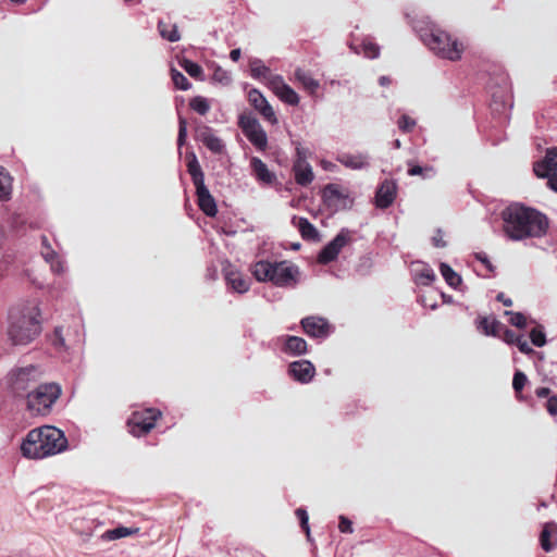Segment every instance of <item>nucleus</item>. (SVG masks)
I'll use <instances>...</instances> for the list:
<instances>
[{
	"instance_id": "obj_1",
	"label": "nucleus",
	"mask_w": 557,
	"mask_h": 557,
	"mask_svg": "<svg viewBox=\"0 0 557 557\" xmlns=\"http://www.w3.org/2000/svg\"><path fill=\"white\" fill-rule=\"evenodd\" d=\"M504 231L513 240L542 237L547 233L548 218L541 211L513 203L503 211Z\"/></svg>"
},
{
	"instance_id": "obj_2",
	"label": "nucleus",
	"mask_w": 557,
	"mask_h": 557,
	"mask_svg": "<svg viewBox=\"0 0 557 557\" xmlns=\"http://www.w3.org/2000/svg\"><path fill=\"white\" fill-rule=\"evenodd\" d=\"M69 445L64 432L53 425H41L30 430L21 444V453L28 459H44L66 450Z\"/></svg>"
},
{
	"instance_id": "obj_3",
	"label": "nucleus",
	"mask_w": 557,
	"mask_h": 557,
	"mask_svg": "<svg viewBox=\"0 0 557 557\" xmlns=\"http://www.w3.org/2000/svg\"><path fill=\"white\" fill-rule=\"evenodd\" d=\"M40 333L41 320L37 307H15L9 310L7 335L12 345H28Z\"/></svg>"
},
{
	"instance_id": "obj_4",
	"label": "nucleus",
	"mask_w": 557,
	"mask_h": 557,
	"mask_svg": "<svg viewBox=\"0 0 557 557\" xmlns=\"http://www.w3.org/2000/svg\"><path fill=\"white\" fill-rule=\"evenodd\" d=\"M299 274V268L287 261L259 260L252 267V275L258 282H271L277 287H294Z\"/></svg>"
},
{
	"instance_id": "obj_5",
	"label": "nucleus",
	"mask_w": 557,
	"mask_h": 557,
	"mask_svg": "<svg viewBox=\"0 0 557 557\" xmlns=\"http://www.w3.org/2000/svg\"><path fill=\"white\" fill-rule=\"evenodd\" d=\"M186 159L187 172L196 188L197 205L205 215L213 218L218 213L216 201L205 184V174L197 156L194 151H190L187 153Z\"/></svg>"
},
{
	"instance_id": "obj_6",
	"label": "nucleus",
	"mask_w": 557,
	"mask_h": 557,
	"mask_svg": "<svg viewBox=\"0 0 557 557\" xmlns=\"http://www.w3.org/2000/svg\"><path fill=\"white\" fill-rule=\"evenodd\" d=\"M61 387L55 383L38 385L35 389L27 392V409L32 414L46 416L50 412L52 405L61 395Z\"/></svg>"
},
{
	"instance_id": "obj_7",
	"label": "nucleus",
	"mask_w": 557,
	"mask_h": 557,
	"mask_svg": "<svg viewBox=\"0 0 557 557\" xmlns=\"http://www.w3.org/2000/svg\"><path fill=\"white\" fill-rule=\"evenodd\" d=\"M426 46L438 57L456 61L461 58L462 46L443 30L432 32L424 39Z\"/></svg>"
},
{
	"instance_id": "obj_8",
	"label": "nucleus",
	"mask_w": 557,
	"mask_h": 557,
	"mask_svg": "<svg viewBox=\"0 0 557 557\" xmlns=\"http://www.w3.org/2000/svg\"><path fill=\"white\" fill-rule=\"evenodd\" d=\"M239 128L250 144L259 151L268 147V135L257 117L251 114L242 113L237 122Z\"/></svg>"
},
{
	"instance_id": "obj_9",
	"label": "nucleus",
	"mask_w": 557,
	"mask_h": 557,
	"mask_svg": "<svg viewBox=\"0 0 557 557\" xmlns=\"http://www.w3.org/2000/svg\"><path fill=\"white\" fill-rule=\"evenodd\" d=\"M302 332L319 343L327 339L334 332V326L321 315H307L299 322Z\"/></svg>"
},
{
	"instance_id": "obj_10",
	"label": "nucleus",
	"mask_w": 557,
	"mask_h": 557,
	"mask_svg": "<svg viewBox=\"0 0 557 557\" xmlns=\"http://www.w3.org/2000/svg\"><path fill=\"white\" fill-rule=\"evenodd\" d=\"M160 416L161 411L156 408L134 411L127 422L131 426V432L135 436H141L149 433L154 428L156 421Z\"/></svg>"
},
{
	"instance_id": "obj_11",
	"label": "nucleus",
	"mask_w": 557,
	"mask_h": 557,
	"mask_svg": "<svg viewBox=\"0 0 557 557\" xmlns=\"http://www.w3.org/2000/svg\"><path fill=\"white\" fill-rule=\"evenodd\" d=\"M537 177L547 178V185L557 193V149L547 150L544 159L534 164Z\"/></svg>"
},
{
	"instance_id": "obj_12",
	"label": "nucleus",
	"mask_w": 557,
	"mask_h": 557,
	"mask_svg": "<svg viewBox=\"0 0 557 557\" xmlns=\"http://www.w3.org/2000/svg\"><path fill=\"white\" fill-rule=\"evenodd\" d=\"M348 243V228H342L341 232L329 242L318 253L317 261L320 264H329L336 260L341 249Z\"/></svg>"
},
{
	"instance_id": "obj_13",
	"label": "nucleus",
	"mask_w": 557,
	"mask_h": 557,
	"mask_svg": "<svg viewBox=\"0 0 557 557\" xmlns=\"http://www.w3.org/2000/svg\"><path fill=\"white\" fill-rule=\"evenodd\" d=\"M287 374L295 382L308 384L315 375V367L310 360L299 359L288 364Z\"/></svg>"
},
{
	"instance_id": "obj_14",
	"label": "nucleus",
	"mask_w": 557,
	"mask_h": 557,
	"mask_svg": "<svg viewBox=\"0 0 557 557\" xmlns=\"http://www.w3.org/2000/svg\"><path fill=\"white\" fill-rule=\"evenodd\" d=\"M281 345V351L290 357H299L308 351L306 339L296 335H281L276 338Z\"/></svg>"
},
{
	"instance_id": "obj_15",
	"label": "nucleus",
	"mask_w": 557,
	"mask_h": 557,
	"mask_svg": "<svg viewBox=\"0 0 557 557\" xmlns=\"http://www.w3.org/2000/svg\"><path fill=\"white\" fill-rule=\"evenodd\" d=\"M197 140L202 143L212 153L220 154L225 150L223 140L214 134L212 127L203 125L197 129Z\"/></svg>"
},
{
	"instance_id": "obj_16",
	"label": "nucleus",
	"mask_w": 557,
	"mask_h": 557,
	"mask_svg": "<svg viewBox=\"0 0 557 557\" xmlns=\"http://www.w3.org/2000/svg\"><path fill=\"white\" fill-rule=\"evenodd\" d=\"M34 372L35 368L33 366L12 371L9 381L11 389L15 395H22V393L27 391Z\"/></svg>"
},
{
	"instance_id": "obj_17",
	"label": "nucleus",
	"mask_w": 557,
	"mask_h": 557,
	"mask_svg": "<svg viewBox=\"0 0 557 557\" xmlns=\"http://www.w3.org/2000/svg\"><path fill=\"white\" fill-rule=\"evenodd\" d=\"M397 193V186L394 181L385 180L379 186L375 193V205L380 209H386L393 205Z\"/></svg>"
},
{
	"instance_id": "obj_18",
	"label": "nucleus",
	"mask_w": 557,
	"mask_h": 557,
	"mask_svg": "<svg viewBox=\"0 0 557 557\" xmlns=\"http://www.w3.org/2000/svg\"><path fill=\"white\" fill-rule=\"evenodd\" d=\"M41 256L50 264L51 271L55 274H62L65 271L63 259L52 249L47 236H41Z\"/></svg>"
},
{
	"instance_id": "obj_19",
	"label": "nucleus",
	"mask_w": 557,
	"mask_h": 557,
	"mask_svg": "<svg viewBox=\"0 0 557 557\" xmlns=\"http://www.w3.org/2000/svg\"><path fill=\"white\" fill-rule=\"evenodd\" d=\"M346 196L339 190L336 184L330 183L322 189V200L324 205L334 211H337L345 205Z\"/></svg>"
},
{
	"instance_id": "obj_20",
	"label": "nucleus",
	"mask_w": 557,
	"mask_h": 557,
	"mask_svg": "<svg viewBox=\"0 0 557 557\" xmlns=\"http://www.w3.org/2000/svg\"><path fill=\"white\" fill-rule=\"evenodd\" d=\"M412 275L414 283L422 286L431 285L436 278V274L433 269L426 263L420 261L412 263Z\"/></svg>"
},
{
	"instance_id": "obj_21",
	"label": "nucleus",
	"mask_w": 557,
	"mask_h": 557,
	"mask_svg": "<svg viewBox=\"0 0 557 557\" xmlns=\"http://www.w3.org/2000/svg\"><path fill=\"white\" fill-rule=\"evenodd\" d=\"M292 223L299 231L302 239L308 242H319L320 233L317 227L305 216L294 215Z\"/></svg>"
},
{
	"instance_id": "obj_22",
	"label": "nucleus",
	"mask_w": 557,
	"mask_h": 557,
	"mask_svg": "<svg viewBox=\"0 0 557 557\" xmlns=\"http://www.w3.org/2000/svg\"><path fill=\"white\" fill-rule=\"evenodd\" d=\"M250 169L256 180L271 185L276 181V175L268 169V165L258 157L250 159Z\"/></svg>"
},
{
	"instance_id": "obj_23",
	"label": "nucleus",
	"mask_w": 557,
	"mask_h": 557,
	"mask_svg": "<svg viewBox=\"0 0 557 557\" xmlns=\"http://www.w3.org/2000/svg\"><path fill=\"white\" fill-rule=\"evenodd\" d=\"M225 281L227 286L238 294H245L250 288V278L239 271L225 272Z\"/></svg>"
},
{
	"instance_id": "obj_24",
	"label": "nucleus",
	"mask_w": 557,
	"mask_h": 557,
	"mask_svg": "<svg viewBox=\"0 0 557 557\" xmlns=\"http://www.w3.org/2000/svg\"><path fill=\"white\" fill-rule=\"evenodd\" d=\"M540 544L545 552H552L557 544V524L553 521L546 522L540 534Z\"/></svg>"
},
{
	"instance_id": "obj_25",
	"label": "nucleus",
	"mask_w": 557,
	"mask_h": 557,
	"mask_svg": "<svg viewBox=\"0 0 557 557\" xmlns=\"http://www.w3.org/2000/svg\"><path fill=\"white\" fill-rule=\"evenodd\" d=\"M293 170L295 174V181L300 186L309 185L314 178L312 168L308 162H294Z\"/></svg>"
},
{
	"instance_id": "obj_26",
	"label": "nucleus",
	"mask_w": 557,
	"mask_h": 557,
	"mask_svg": "<svg viewBox=\"0 0 557 557\" xmlns=\"http://www.w3.org/2000/svg\"><path fill=\"white\" fill-rule=\"evenodd\" d=\"M296 81L302 86L305 90L314 94L319 88V82L312 77L309 71L296 69L294 72Z\"/></svg>"
},
{
	"instance_id": "obj_27",
	"label": "nucleus",
	"mask_w": 557,
	"mask_h": 557,
	"mask_svg": "<svg viewBox=\"0 0 557 557\" xmlns=\"http://www.w3.org/2000/svg\"><path fill=\"white\" fill-rule=\"evenodd\" d=\"M478 329L485 335L496 336L503 329V324L494 318L480 317L478 320Z\"/></svg>"
},
{
	"instance_id": "obj_28",
	"label": "nucleus",
	"mask_w": 557,
	"mask_h": 557,
	"mask_svg": "<svg viewBox=\"0 0 557 557\" xmlns=\"http://www.w3.org/2000/svg\"><path fill=\"white\" fill-rule=\"evenodd\" d=\"M139 532V528H127L124 525H119L114 529L107 530L102 535L101 539L106 541H114L120 540L133 534H137Z\"/></svg>"
},
{
	"instance_id": "obj_29",
	"label": "nucleus",
	"mask_w": 557,
	"mask_h": 557,
	"mask_svg": "<svg viewBox=\"0 0 557 557\" xmlns=\"http://www.w3.org/2000/svg\"><path fill=\"white\" fill-rule=\"evenodd\" d=\"M250 75L252 78L264 82L270 76L271 70L261 59L253 58L249 62Z\"/></svg>"
},
{
	"instance_id": "obj_30",
	"label": "nucleus",
	"mask_w": 557,
	"mask_h": 557,
	"mask_svg": "<svg viewBox=\"0 0 557 557\" xmlns=\"http://www.w3.org/2000/svg\"><path fill=\"white\" fill-rule=\"evenodd\" d=\"M158 30L160 33V36L170 42H176L181 39L176 25H171L163 21H159Z\"/></svg>"
},
{
	"instance_id": "obj_31",
	"label": "nucleus",
	"mask_w": 557,
	"mask_h": 557,
	"mask_svg": "<svg viewBox=\"0 0 557 557\" xmlns=\"http://www.w3.org/2000/svg\"><path fill=\"white\" fill-rule=\"evenodd\" d=\"M360 49L364 57L369 59H375L380 54V47L370 39H364L358 47L350 45V50H355L357 53L360 52Z\"/></svg>"
},
{
	"instance_id": "obj_32",
	"label": "nucleus",
	"mask_w": 557,
	"mask_h": 557,
	"mask_svg": "<svg viewBox=\"0 0 557 557\" xmlns=\"http://www.w3.org/2000/svg\"><path fill=\"white\" fill-rule=\"evenodd\" d=\"M440 271L446 283L456 288L462 282L461 276L455 272L447 263L442 262L440 264Z\"/></svg>"
},
{
	"instance_id": "obj_33",
	"label": "nucleus",
	"mask_w": 557,
	"mask_h": 557,
	"mask_svg": "<svg viewBox=\"0 0 557 557\" xmlns=\"http://www.w3.org/2000/svg\"><path fill=\"white\" fill-rule=\"evenodd\" d=\"M11 180L9 172L3 166H0V201L10 199Z\"/></svg>"
},
{
	"instance_id": "obj_34",
	"label": "nucleus",
	"mask_w": 557,
	"mask_h": 557,
	"mask_svg": "<svg viewBox=\"0 0 557 557\" xmlns=\"http://www.w3.org/2000/svg\"><path fill=\"white\" fill-rule=\"evenodd\" d=\"M181 66L193 78L198 79V81H205L203 70L197 62H195L193 60L184 59L181 62Z\"/></svg>"
},
{
	"instance_id": "obj_35",
	"label": "nucleus",
	"mask_w": 557,
	"mask_h": 557,
	"mask_svg": "<svg viewBox=\"0 0 557 557\" xmlns=\"http://www.w3.org/2000/svg\"><path fill=\"white\" fill-rule=\"evenodd\" d=\"M276 96L288 106H297L299 103L298 94L288 84L281 88Z\"/></svg>"
},
{
	"instance_id": "obj_36",
	"label": "nucleus",
	"mask_w": 557,
	"mask_h": 557,
	"mask_svg": "<svg viewBox=\"0 0 557 557\" xmlns=\"http://www.w3.org/2000/svg\"><path fill=\"white\" fill-rule=\"evenodd\" d=\"M295 515H296L297 519L299 520V525H300L301 530L306 534L307 541L312 543L313 540L311 536V531H310V525H309V515L307 512V509L305 507H299L295 510Z\"/></svg>"
},
{
	"instance_id": "obj_37",
	"label": "nucleus",
	"mask_w": 557,
	"mask_h": 557,
	"mask_svg": "<svg viewBox=\"0 0 557 557\" xmlns=\"http://www.w3.org/2000/svg\"><path fill=\"white\" fill-rule=\"evenodd\" d=\"M189 107L200 115H206L210 111L209 100L202 96L193 97L189 100Z\"/></svg>"
},
{
	"instance_id": "obj_38",
	"label": "nucleus",
	"mask_w": 557,
	"mask_h": 557,
	"mask_svg": "<svg viewBox=\"0 0 557 557\" xmlns=\"http://www.w3.org/2000/svg\"><path fill=\"white\" fill-rule=\"evenodd\" d=\"M171 78L176 89L188 90L191 87L188 78L174 67L171 69Z\"/></svg>"
},
{
	"instance_id": "obj_39",
	"label": "nucleus",
	"mask_w": 557,
	"mask_h": 557,
	"mask_svg": "<svg viewBox=\"0 0 557 557\" xmlns=\"http://www.w3.org/2000/svg\"><path fill=\"white\" fill-rule=\"evenodd\" d=\"M408 174L410 176H421L422 178H430L434 175V169L432 166H421L418 164L408 163Z\"/></svg>"
},
{
	"instance_id": "obj_40",
	"label": "nucleus",
	"mask_w": 557,
	"mask_h": 557,
	"mask_svg": "<svg viewBox=\"0 0 557 557\" xmlns=\"http://www.w3.org/2000/svg\"><path fill=\"white\" fill-rule=\"evenodd\" d=\"M527 383H528L527 375L522 371L517 370L515 372L513 379H512V388H513V391L516 393V397L518 399H521V393Z\"/></svg>"
},
{
	"instance_id": "obj_41",
	"label": "nucleus",
	"mask_w": 557,
	"mask_h": 557,
	"mask_svg": "<svg viewBox=\"0 0 557 557\" xmlns=\"http://www.w3.org/2000/svg\"><path fill=\"white\" fill-rule=\"evenodd\" d=\"M530 339L534 346L543 347L546 344V335L543 326L537 325L533 327L530 332Z\"/></svg>"
},
{
	"instance_id": "obj_42",
	"label": "nucleus",
	"mask_w": 557,
	"mask_h": 557,
	"mask_svg": "<svg viewBox=\"0 0 557 557\" xmlns=\"http://www.w3.org/2000/svg\"><path fill=\"white\" fill-rule=\"evenodd\" d=\"M263 83L268 84V86L273 90L275 95L281 90V88H283L286 85L283 76L278 74H273L272 72Z\"/></svg>"
},
{
	"instance_id": "obj_43",
	"label": "nucleus",
	"mask_w": 557,
	"mask_h": 557,
	"mask_svg": "<svg viewBox=\"0 0 557 557\" xmlns=\"http://www.w3.org/2000/svg\"><path fill=\"white\" fill-rule=\"evenodd\" d=\"M187 139V121L184 116L178 115V134H177V148L181 153V148L186 144Z\"/></svg>"
},
{
	"instance_id": "obj_44",
	"label": "nucleus",
	"mask_w": 557,
	"mask_h": 557,
	"mask_svg": "<svg viewBox=\"0 0 557 557\" xmlns=\"http://www.w3.org/2000/svg\"><path fill=\"white\" fill-rule=\"evenodd\" d=\"M248 100L256 110L260 109L262 104L268 101L263 94L257 88L249 90Z\"/></svg>"
},
{
	"instance_id": "obj_45",
	"label": "nucleus",
	"mask_w": 557,
	"mask_h": 557,
	"mask_svg": "<svg viewBox=\"0 0 557 557\" xmlns=\"http://www.w3.org/2000/svg\"><path fill=\"white\" fill-rule=\"evenodd\" d=\"M257 111L263 116L264 120L270 122L272 125L277 123V117L269 101L264 102L262 107Z\"/></svg>"
},
{
	"instance_id": "obj_46",
	"label": "nucleus",
	"mask_w": 557,
	"mask_h": 557,
	"mask_svg": "<svg viewBox=\"0 0 557 557\" xmlns=\"http://www.w3.org/2000/svg\"><path fill=\"white\" fill-rule=\"evenodd\" d=\"M397 124H398V127L400 131H403L404 133H409L414 128L416 121L412 117H410L409 115L403 114L399 117Z\"/></svg>"
},
{
	"instance_id": "obj_47",
	"label": "nucleus",
	"mask_w": 557,
	"mask_h": 557,
	"mask_svg": "<svg viewBox=\"0 0 557 557\" xmlns=\"http://www.w3.org/2000/svg\"><path fill=\"white\" fill-rule=\"evenodd\" d=\"M505 314L510 315V324L523 329L527 325V318L521 312L506 311Z\"/></svg>"
},
{
	"instance_id": "obj_48",
	"label": "nucleus",
	"mask_w": 557,
	"mask_h": 557,
	"mask_svg": "<svg viewBox=\"0 0 557 557\" xmlns=\"http://www.w3.org/2000/svg\"><path fill=\"white\" fill-rule=\"evenodd\" d=\"M369 165V159L364 156H350V169H362Z\"/></svg>"
},
{
	"instance_id": "obj_49",
	"label": "nucleus",
	"mask_w": 557,
	"mask_h": 557,
	"mask_svg": "<svg viewBox=\"0 0 557 557\" xmlns=\"http://www.w3.org/2000/svg\"><path fill=\"white\" fill-rule=\"evenodd\" d=\"M213 81L222 83V84H228L231 82V78L226 71H224L222 67L216 66L213 73Z\"/></svg>"
},
{
	"instance_id": "obj_50",
	"label": "nucleus",
	"mask_w": 557,
	"mask_h": 557,
	"mask_svg": "<svg viewBox=\"0 0 557 557\" xmlns=\"http://www.w3.org/2000/svg\"><path fill=\"white\" fill-rule=\"evenodd\" d=\"M515 345L522 354L531 355L534 352V350L531 348V346L528 344V342L523 338L522 335H520Z\"/></svg>"
},
{
	"instance_id": "obj_51",
	"label": "nucleus",
	"mask_w": 557,
	"mask_h": 557,
	"mask_svg": "<svg viewBox=\"0 0 557 557\" xmlns=\"http://www.w3.org/2000/svg\"><path fill=\"white\" fill-rule=\"evenodd\" d=\"M545 408L550 416H557V395L547 398Z\"/></svg>"
},
{
	"instance_id": "obj_52",
	"label": "nucleus",
	"mask_w": 557,
	"mask_h": 557,
	"mask_svg": "<svg viewBox=\"0 0 557 557\" xmlns=\"http://www.w3.org/2000/svg\"><path fill=\"white\" fill-rule=\"evenodd\" d=\"M432 244L436 248H443L446 246V242L444 240V233L442 230L435 231V234L432 236Z\"/></svg>"
},
{
	"instance_id": "obj_53",
	"label": "nucleus",
	"mask_w": 557,
	"mask_h": 557,
	"mask_svg": "<svg viewBox=\"0 0 557 557\" xmlns=\"http://www.w3.org/2000/svg\"><path fill=\"white\" fill-rule=\"evenodd\" d=\"M475 259L479 260L490 273H493L495 268L484 252H476Z\"/></svg>"
},
{
	"instance_id": "obj_54",
	"label": "nucleus",
	"mask_w": 557,
	"mask_h": 557,
	"mask_svg": "<svg viewBox=\"0 0 557 557\" xmlns=\"http://www.w3.org/2000/svg\"><path fill=\"white\" fill-rule=\"evenodd\" d=\"M520 335L513 332L512 330L506 329L504 331V341L508 344L515 345Z\"/></svg>"
},
{
	"instance_id": "obj_55",
	"label": "nucleus",
	"mask_w": 557,
	"mask_h": 557,
	"mask_svg": "<svg viewBox=\"0 0 557 557\" xmlns=\"http://www.w3.org/2000/svg\"><path fill=\"white\" fill-rule=\"evenodd\" d=\"M307 154H308L307 149L302 148L301 146H297L296 147L297 159L295 160V162L307 163V161H306Z\"/></svg>"
},
{
	"instance_id": "obj_56",
	"label": "nucleus",
	"mask_w": 557,
	"mask_h": 557,
	"mask_svg": "<svg viewBox=\"0 0 557 557\" xmlns=\"http://www.w3.org/2000/svg\"><path fill=\"white\" fill-rule=\"evenodd\" d=\"M338 529L342 533H348V517L345 515L339 516Z\"/></svg>"
},
{
	"instance_id": "obj_57",
	"label": "nucleus",
	"mask_w": 557,
	"mask_h": 557,
	"mask_svg": "<svg viewBox=\"0 0 557 557\" xmlns=\"http://www.w3.org/2000/svg\"><path fill=\"white\" fill-rule=\"evenodd\" d=\"M535 395L539 398H548L550 395V389L548 387H537L535 389Z\"/></svg>"
},
{
	"instance_id": "obj_58",
	"label": "nucleus",
	"mask_w": 557,
	"mask_h": 557,
	"mask_svg": "<svg viewBox=\"0 0 557 557\" xmlns=\"http://www.w3.org/2000/svg\"><path fill=\"white\" fill-rule=\"evenodd\" d=\"M54 335H55L54 345L63 346L65 341L62 336V330L60 327H55Z\"/></svg>"
},
{
	"instance_id": "obj_59",
	"label": "nucleus",
	"mask_w": 557,
	"mask_h": 557,
	"mask_svg": "<svg viewBox=\"0 0 557 557\" xmlns=\"http://www.w3.org/2000/svg\"><path fill=\"white\" fill-rule=\"evenodd\" d=\"M496 299L498 301L503 302V305L506 306V307H511L512 306V300L510 298H507L504 293H499L497 295Z\"/></svg>"
},
{
	"instance_id": "obj_60",
	"label": "nucleus",
	"mask_w": 557,
	"mask_h": 557,
	"mask_svg": "<svg viewBox=\"0 0 557 557\" xmlns=\"http://www.w3.org/2000/svg\"><path fill=\"white\" fill-rule=\"evenodd\" d=\"M242 50L239 48H235L230 52V59L234 62H237L240 59Z\"/></svg>"
},
{
	"instance_id": "obj_61",
	"label": "nucleus",
	"mask_w": 557,
	"mask_h": 557,
	"mask_svg": "<svg viewBox=\"0 0 557 557\" xmlns=\"http://www.w3.org/2000/svg\"><path fill=\"white\" fill-rule=\"evenodd\" d=\"M345 553V547L344 545H339L335 552V556L334 557H345L344 555Z\"/></svg>"
},
{
	"instance_id": "obj_62",
	"label": "nucleus",
	"mask_w": 557,
	"mask_h": 557,
	"mask_svg": "<svg viewBox=\"0 0 557 557\" xmlns=\"http://www.w3.org/2000/svg\"><path fill=\"white\" fill-rule=\"evenodd\" d=\"M339 161L345 165L348 166V157L343 156Z\"/></svg>"
},
{
	"instance_id": "obj_63",
	"label": "nucleus",
	"mask_w": 557,
	"mask_h": 557,
	"mask_svg": "<svg viewBox=\"0 0 557 557\" xmlns=\"http://www.w3.org/2000/svg\"><path fill=\"white\" fill-rule=\"evenodd\" d=\"M11 2L15 3V4H24L27 2V0H10Z\"/></svg>"
},
{
	"instance_id": "obj_64",
	"label": "nucleus",
	"mask_w": 557,
	"mask_h": 557,
	"mask_svg": "<svg viewBox=\"0 0 557 557\" xmlns=\"http://www.w3.org/2000/svg\"><path fill=\"white\" fill-rule=\"evenodd\" d=\"M300 246H301V245H300L299 243L294 244V245H293V249H294V250H298V249L300 248Z\"/></svg>"
}]
</instances>
